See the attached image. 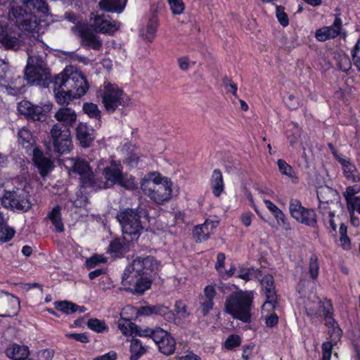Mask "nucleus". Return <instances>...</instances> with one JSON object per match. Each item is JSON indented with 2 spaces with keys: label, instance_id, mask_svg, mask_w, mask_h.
<instances>
[{
  "label": "nucleus",
  "instance_id": "f257e3e1",
  "mask_svg": "<svg viewBox=\"0 0 360 360\" xmlns=\"http://www.w3.org/2000/svg\"><path fill=\"white\" fill-rule=\"evenodd\" d=\"M160 262L153 257H136L122 275V283L133 294L141 295L149 289L151 282L161 269Z\"/></svg>",
  "mask_w": 360,
  "mask_h": 360
},
{
  "label": "nucleus",
  "instance_id": "f03ea898",
  "mask_svg": "<svg viewBox=\"0 0 360 360\" xmlns=\"http://www.w3.org/2000/svg\"><path fill=\"white\" fill-rule=\"evenodd\" d=\"M11 22L15 25L1 27L0 30V46L6 49H18L22 40V30L39 32V22L36 15L27 12L22 6L11 5L8 13Z\"/></svg>",
  "mask_w": 360,
  "mask_h": 360
},
{
  "label": "nucleus",
  "instance_id": "7ed1b4c3",
  "mask_svg": "<svg viewBox=\"0 0 360 360\" xmlns=\"http://www.w3.org/2000/svg\"><path fill=\"white\" fill-rule=\"evenodd\" d=\"M53 90L58 103L68 104L72 100L80 98L88 91L89 85L84 75L66 68L57 75L53 81Z\"/></svg>",
  "mask_w": 360,
  "mask_h": 360
},
{
  "label": "nucleus",
  "instance_id": "20e7f679",
  "mask_svg": "<svg viewBox=\"0 0 360 360\" xmlns=\"http://www.w3.org/2000/svg\"><path fill=\"white\" fill-rule=\"evenodd\" d=\"M149 213L146 205L140 204L136 208L120 209L116 219L121 226L123 240L126 243L137 240L146 229V222L149 221Z\"/></svg>",
  "mask_w": 360,
  "mask_h": 360
},
{
  "label": "nucleus",
  "instance_id": "39448f33",
  "mask_svg": "<svg viewBox=\"0 0 360 360\" xmlns=\"http://www.w3.org/2000/svg\"><path fill=\"white\" fill-rule=\"evenodd\" d=\"M11 188L4 191L1 203L13 211L26 212L32 207L30 193L32 186L28 179L17 176L11 181Z\"/></svg>",
  "mask_w": 360,
  "mask_h": 360
},
{
  "label": "nucleus",
  "instance_id": "423d86ee",
  "mask_svg": "<svg viewBox=\"0 0 360 360\" xmlns=\"http://www.w3.org/2000/svg\"><path fill=\"white\" fill-rule=\"evenodd\" d=\"M43 49L41 43L37 41L27 50L28 60L25 70V79L31 84L43 86L48 85L51 78L49 70L46 68L43 55L38 54V49Z\"/></svg>",
  "mask_w": 360,
  "mask_h": 360
},
{
  "label": "nucleus",
  "instance_id": "0eeeda50",
  "mask_svg": "<svg viewBox=\"0 0 360 360\" xmlns=\"http://www.w3.org/2000/svg\"><path fill=\"white\" fill-rule=\"evenodd\" d=\"M253 300L252 291L238 290L227 297L225 304V311L233 318L244 323L251 321V307Z\"/></svg>",
  "mask_w": 360,
  "mask_h": 360
},
{
  "label": "nucleus",
  "instance_id": "6e6552de",
  "mask_svg": "<svg viewBox=\"0 0 360 360\" xmlns=\"http://www.w3.org/2000/svg\"><path fill=\"white\" fill-rule=\"evenodd\" d=\"M172 183L169 179L151 174L150 178L144 179L141 182L143 193L151 200L158 205H162L172 198Z\"/></svg>",
  "mask_w": 360,
  "mask_h": 360
},
{
  "label": "nucleus",
  "instance_id": "1a4fd4ad",
  "mask_svg": "<svg viewBox=\"0 0 360 360\" xmlns=\"http://www.w3.org/2000/svg\"><path fill=\"white\" fill-rule=\"evenodd\" d=\"M97 169L101 172L108 184V187L110 185L119 184L122 187L130 189L134 187V181L131 178H127L122 172V166L120 161H116L112 158L99 160L97 165Z\"/></svg>",
  "mask_w": 360,
  "mask_h": 360
},
{
  "label": "nucleus",
  "instance_id": "9d476101",
  "mask_svg": "<svg viewBox=\"0 0 360 360\" xmlns=\"http://www.w3.org/2000/svg\"><path fill=\"white\" fill-rule=\"evenodd\" d=\"M98 96L108 113H113L120 106L124 108L128 105L130 101L127 95L117 85L110 82H104Z\"/></svg>",
  "mask_w": 360,
  "mask_h": 360
},
{
  "label": "nucleus",
  "instance_id": "9b49d317",
  "mask_svg": "<svg viewBox=\"0 0 360 360\" xmlns=\"http://www.w3.org/2000/svg\"><path fill=\"white\" fill-rule=\"evenodd\" d=\"M70 172L79 175L82 187L94 190L105 189L108 187L106 182L96 179L88 162L81 159H72Z\"/></svg>",
  "mask_w": 360,
  "mask_h": 360
},
{
  "label": "nucleus",
  "instance_id": "f8f14e48",
  "mask_svg": "<svg viewBox=\"0 0 360 360\" xmlns=\"http://www.w3.org/2000/svg\"><path fill=\"white\" fill-rule=\"evenodd\" d=\"M72 33L79 39L80 45L87 49L99 51L103 47V40L91 27L77 25L72 27Z\"/></svg>",
  "mask_w": 360,
  "mask_h": 360
},
{
  "label": "nucleus",
  "instance_id": "ddd939ff",
  "mask_svg": "<svg viewBox=\"0 0 360 360\" xmlns=\"http://www.w3.org/2000/svg\"><path fill=\"white\" fill-rule=\"evenodd\" d=\"M50 134L54 151L59 154L70 151L72 141L68 128L60 123H56L51 129Z\"/></svg>",
  "mask_w": 360,
  "mask_h": 360
},
{
  "label": "nucleus",
  "instance_id": "4468645a",
  "mask_svg": "<svg viewBox=\"0 0 360 360\" xmlns=\"http://www.w3.org/2000/svg\"><path fill=\"white\" fill-rule=\"evenodd\" d=\"M52 108L51 103L34 105L31 102L23 100L18 105V110L27 118L34 121H44Z\"/></svg>",
  "mask_w": 360,
  "mask_h": 360
},
{
  "label": "nucleus",
  "instance_id": "2eb2a0df",
  "mask_svg": "<svg viewBox=\"0 0 360 360\" xmlns=\"http://www.w3.org/2000/svg\"><path fill=\"white\" fill-rule=\"evenodd\" d=\"M120 22L114 20L109 15L92 13L89 18V27L96 32L114 34L120 27Z\"/></svg>",
  "mask_w": 360,
  "mask_h": 360
},
{
  "label": "nucleus",
  "instance_id": "dca6fc26",
  "mask_svg": "<svg viewBox=\"0 0 360 360\" xmlns=\"http://www.w3.org/2000/svg\"><path fill=\"white\" fill-rule=\"evenodd\" d=\"M289 210L291 216L297 221L309 226H314L316 223L315 212L302 207L301 202L297 199L290 200Z\"/></svg>",
  "mask_w": 360,
  "mask_h": 360
},
{
  "label": "nucleus",
  "instance_id": "f3484780",
  "mask_svg": "<svg viewBox=\"0 0 360 360\" xmlns=\"http://www.w3.org/2000/svg\"><path fill=\"white\" fill-rule=\"evenodd\" d=\"M317 197L319 201V209L325 214L326 210H331L330 205L339 200V194L336 190L327 186H320L317 190Z\"/></svg>",
  "mask_w": 360,
  "mask_h": 360
},
{
  "label": "nucleus",
  "instance_id": "a211bd4d",
  "mask_svg": "<svg viewBox=\"0 0 360 360\" xmlns=\"http://www.w3.org/2000/svg\"><path fill=\"white\" fill-rule=\"evenodd\" d=\"M306 314L311 318L324 316L328 311H332V305L328 301L322 302L316 296L313 300L308 299L304 302Z\"/></svg>",
  "mask_w": 360,
  "mask_h": 360
},
{
  "label": "nucleus",
  "instance_id": "6ab92c4d",
  "mask_svg": "<svg viewBox=\"0 0 360 360\" xmlns=\"http://www.w3.org/2000/svg\"><path fill=\"white\" fill-rule=\"evenodd\" d=\"M158 345L160 352L165 355L172 354L176 348V341L167 331L160 328L158 330L153 340Z\"/></svg>",
  "mask_w": 360,
  "mask_h": 360
},
{
  "label": "nucleus",
  "instance_id": "aec40b11",
  "mask_svg": "<svg viewBox=\"0 0 360 360\" xmlns=\"http://www.w3.org/2000/svg\"><path fill=\"white\" fill-rule=\"evenodd\" d=\"M342 21L339 16H336L330 26L323 27L316 31L315 37L319 41H326L334 39L341 34Z\"/></svg>",
  "mask_w": 360,
  "mask_h": 360
},
{
  "label": "nucleus",
  "instance_id": "412c9836",
  "mask_svg": "<svg viewBox=\"0 0 360 360\" xmlns=\"http://www.w3.org/2000/svg\"><path fill=\"white\" fill-rule=\"evenodd\" d=\"M32 160L42 176H45L53 168V162L37 148L33 150Z\"/></svg>",
  "mask_w": 360,
  "mask_h": 360
},
{
  "label": "nucleus",
  "instance_id": "4be33fe9",
  "mask_svg": "<svg viewBox=\"0 0 360 360\" xmlns=\"http://www.w3.org/2000/svg\"><path fill=\"white\" fill-rule=\"evenodd\" d=\"M259 281H260L262 290L266 297V302L264 303V305L266 304L274 305L276 302L277 296L275 290L274 280L272 275H264L262 278L259 277Z\"/></svg>",
  "mask_w": 360,
  "mask_h": 360
},
{
  "label": "nucleus",
  "instance_id": "5701e85b",
  "mask_svg": "<svg viewBox=\"0 0 360 360\" xmlns=\"http://www.w3.org/2000/svg\"><path fill=\"white\" fill-rule=\"evenodd\" d=\"M77 113L71 108L63 107L55 113V119L67 128L72 127L77 121Z\"/></svg>",
  "mask_w": 360,
  "mask_h": 360
},
{
  "label": "nucleus",
  "instance_id": "b1692460",
  "mask_svg": "<svg viewBox=\"0 0 360 360\" xmlns=\"http://www.w3.org/2000/svg\"><path fill=\"white\" fill-rule=\"evenodd\" d=\"M19 299L8 292L0 291V307L2 308L5 314H0V316H10L11 311L16 309L19 306Z\"/></svg>",
  "mask_w": 360,
  "mask_h": 360
},
{
  "label": "nucleus",
  "instance_id": "393cba45",
  "mask_svg": "<svg viewBox=\"0 0 360 360\" xmlns=\"http://www.w3.org/2000/svg\"><path fill=\"white\" fill-rule=\"evenodd\" d=\"M76 135L83 147H89L95 139L94 130L84 123H79L77 125Z\"/></svg>",
  "mask_w": 360,
  "mask_h": 360
},
{
  "label": "nucleus",
  "instance_id": "a878e982",
  "mask_svg": "<svg viewBox=\"0 0 360 360\" xmlns=\"http://www.w3.org/2000/svg\"><path fill=\"white\" fill-rule=\"evenodd\" d=\"M127 0H101L99 8L105 12L120 14L124 10Z\"/></svg>",
  "mask_w": 360,
  "mask_h": 360
},
{
  "label": "nucleus",
  "instance_id": "bb28decb",
  "mask_svg": "<svg viewBox=\"0 0 360 360\" xmlns=\"http://www.w3.org/2000/svg\"><path fill=\"white\" fill-rule=\"evenodd\" d=\"M337 160L340 163L343 170L344 176L352 182L360 181V175L356 166L349 160L337 157Z\"/></svg>",
  "mask_w": 360,
  "mask_h": 360
},
{
  "label": "nucleus",
  "instance_id": "cd10ccee",
  "mask_svg": "<svg viewBox=\"0 0 360 360\" xmlns=\"http://www.w3.org/2000/svg\"><path fill=\"white\" fill-rule=\"evenodd\" d=\"M25 78L21 77L19 75L13 73L8 84L6 90L8 94L17 96L24 92Z\"/></svg>",
  "mask_w": 360,
  "mask_h": 360
},
{
  "label": "nucleus",
  "instance_id": "c85d7f7f",
  "mask_svg": "<svg viewBox=\"0 0 360 360\" xmlns=\"http://www.w3.org/2000/svg\"><path fill=\"white\" fill-rule=\"evenodd\" d=\"M210 186L213 195L219 197L224 191V182L222 172L219 169H215L210 177Z\"/></svg>",
  "mask_w": 360,
  "mask_h": 360
},
{
  "label": "nucleus",
  "instance_id": "c756f323",
  "mask_svg": "<svg viewBox=\"0 0 360 360\" xmlns=\"http://www.w3.org/2000/svg\"><path fill=\"white\" fill-rule=\"evenodd\" d=\"M332 315V311H328L326 314L325 321L326 324L328 328V335H330V342L331 343L335 344L340 339L342 332L338 324L333 319Z\"/></svg>",
  "mask_w": 360,
  "mask_h": 360
},
{
  "label": "nucleus",
  "instance_id": "7c9ffc66",
  "mask_svg": "<svg viewBox=\"0 0 360 360\" xmlns=\"http://www.w3.org/2000/svg\"><path fill=\"white\" fill-rule=\"evenodd\" d=\"M139 314L143 316L156 314L162 316H167L168 318H171L172 316V314L168 307L160 304L142 307L139 309Z\"/></svg>",
  "mask_w": 360,
  "mask_h": 360
},
{
  "label": "nucleus",
  "instance_id": "2f4dec72",
  "mask_svg": "<svg viewBox=\"0 0 360 360\" xmlns=\"http://www.w3.org/2000/svg\"><path fill=\"white\" fill-rule=\"evenodd\" d=\"M46 218L49 219L57 232L64 231V225L61 218V207L56 205L48 213Z\"/></svg>",
  "mask_w": 360,
  "mask_h": 360
},
{
  "label": "nucleus",
  "instance_id": "473e14b6",
  "mask_svg": "<svg viewBox=\"0 0 360 360\" xmlns=\"http://www.w3.org/2000/svg\"><path fill=\"white\" fill-rule=\"evenodd\" d=\"M6 354L8 358L13 360H22L28 356L29 349L26 346L14 344L6 349Z\"/></svg>",
  "mask_w": 360,
  "mask_h": 360
},
{
  "label": "nucleus",
  "instance_id": "72a5a7b5",
  "mask_svg": "<svg viewBox=\"0 0 360 360\" xmlns=\"http://www.w3.org/2000/svg\"><path fill=\"white\" fill-rule=\"evenodd\" d=\"M129 352V360H138L146 353V347L142 345V342L140 340L133 338L131 340Z\"/></svg>",
  "mask_w": 360,
  "mask_h": 360
},
{
  "label": "nucleus",
  "instance_id": "f704fd0d",
  "mask_svg": "<svg viewBox=\"0 0 360 360\" xmlns=\"http://www.w3.org/2000/svg\"><path fill=\"white\" fill-rule=\"evenodd\" d=\"M262 276V271L258 269L253 267L246 268L244 266H239L238 269V277L246 281H250L252 278L259 280V277Z\"/></svg>",
  "mask_w": 360,
  "mask_h": 360
},
{
  "label": "nucleus",
  "instance_id": "c9c22d12",
  "mask_svg": "<svg viewBox=\"0 0 360 360\" xmlns=\"http://www.w3.org/2000/svg\"><path fill=\"white\" fill-rule=\"evenodd\" d=\"M158 27V19L156 15H153L148 20L146 30H143L141 34L146 40L151 41L155 37Z\"/></svg>",
  "mask_w": 360,
  "mask_h": 360
},
{
  "label": "nucleus",
  "instance_id": "e433bc0d",
  "mask_svg": "<svg viewBox=\"0 0 360 360\" xmlns=\"http://www.w3.org/2000/svg\"><path fill=\"white\" fill-rule=\"evenodd\" d=\"M18 141L25 148H30L34 142L31 132L25 128L19 130L18 133Z\"/></svg>",
  "mask_w": 360,
  "mask_h": 360
},
{
  "label": "nucleus",
  "instance_id": "4c0bfd02",
  "mask_svg": "<svg viewBox=\"0 0 360 360\" xmlns=\"http://www.w3.org/2000/svg\"><path fill=\"white\" fill-rule=\"evenodd\" d=\"M117 326L124 335L134 334V328H136V324L132 323L129 319L123 318L118 321Z\"/></svg>",
  "mask_w": 360,
  "mask_h": 360
},
{
  "label": "nucleus",
  "instance_id": "58836bf2",
  "mask_svg": "<svg viewBox=\"0 0 360 360\" xmlns=\"http://www.w3.org/2000/svg\"><path fill=\"white\" fill-rule=\"evenodd\" d=\"M24 3V6L28 8H33L42 13L48 12L47 4L44 0H25Z\"/></svg>",
  "mask_w": 360,
  "mask_h": 360
},
{
  "label": "nucleus",
  "instance_id": "ea45409f",
  "mask_svg": "<svg viewBox=\"0 0 360 360\" xmlns=\"http://www.w3.org/2000/svg\"><path fill=\"white\" fill-rule=\"evenodd\" d=\"M87 326L91 330L99 333H102L108 330L106 323L103 321L98 319H90L87 322Z\"/></svg>",
  "mask_w": 360,
  "mask_h": 360
},
{
  "label": "nucleus",
  "instance_id": "a19ab883",
  "mask_svg": "<svg viewBox=\"0 0 360 360\" xmlns=\"http://www.w3.org/2000/svg\"><path fill=\"white\" fill-rule=\"evenodd\" d=\"M264 202L265 203L266 207L272 212L275 218L277 219L278 224L281 221L283 224H285V217L282 211L272 202L269 200L264 199Z\"/></svg>",
  "mask_w": 360,
  "mask_h": 360
},
{
  "label": "nucleus",
  "instance_id": "79ce46f5",
  "mask_svg": "<svg viewBox=\"0 0 360 360\" xmlns=\"http://www.w3.org/2000/svg\"><path fill=\"white\" fill-rule=\"evenodd\" d=\"M160 329V328L158 327H156L155 328H150L146 326L141 327L136 325V328H134V334L141 337H149L154 340L155 335H156L158 330Z\"/></svg>",
  "mask_w": 360,
  "mask_h": 360
},
{
  "label": "nucleus",
  "instance_id": "37998d69",
  "mask_svg": "<svg viewBox=\"0 0 360 360\" xmlns=\"http://www.w3.org/2000/svg\"><path fill=\"white\" fill-rule=\"evenodd\" d=\"M193 235L195 237L196 240L202 241L207 240L209 238L210 231L207 229V225H205L203 224L200 226L195 227L193 230Z\"/></svg>",
  "mask_w": 360,
  "mask_h": 360
},
{
  "label": "nucleus",
  "instance_id": "c03bdc74",
  "mask_svg": "<svg viewBox=\"0 0 360 360\" xmlns=\"http://www.w3.org/2000/svg\"><path fill=\"white\" fill-rule=\"evenodd\" d=\"M337 65L340 70L347 72L352 68V63L348 56L345 54H339L336 56Z\"/></svg>",
  "mask_w": 360,
  "mask_h": 360
},
{
  "label": "nucleus",
  "instance_id": "a18cd8bd",
  "mask_svg": "<svg viewBox=\"0 0 360 360\" xmlns=\"http://www.w3.org/2000/svg\"><path fill=\"white\" fill-rule=\"evenodd\" d=\"M84 112L89 117L99 120L101 117V111L97 105L92 103H86L83 105Z\"/></svg>",
  "mask_w": 360,
  "mask_h": 360
},
{
  "label": "nucleus",
  "instance_id": "49530a36",
  "mask_svg": "<svg viewBox=\"0 0 360 360\" xmlns=\"http://www.w3.org/2000/svg\"><path fill=\"white\" fill-rule=\"evenodd\" d=\"M279 172L283 174L293 178L295 176V172L292 167L288 164L285 160L279 159L277 161Z\"/></svg>",
  "mask_w": 360,
  "mask_h": 360
},
{
  "label": "nucleus",
  "instance_id": "de8ad7c7",
  "mask_svg": "<svg viewBox=\"0 0 360 360\" xmlns=\"http://www.w3.org/2000/svg\"><path fill=\"white\" fill-rule=\"evenodd\" d=\"M15 233V231L8 226L6 224L0 228V241L3 243L11 240Z\"/></svg>",
  "mask_w": 360,
  "mask_h": 360
},
{
  "label": "nucleus",
  "instance_id": "09e8293b",
  "mask_svg": "<svg viewBox=\"0 0 360 360\" xmlns=\"http://www.w3.org/2000/svg\"><path fill=\"white\" fill-rule=\"evenodd\" d=\"M74 307H76V304L68 301H62L56 303V309L57 310L68 314L75 313Z\"/></svg>",
  "mask_w": 360,
  "mask_h": 360
},
{
  "label": "nucleus",
  "instance_id": "8fccbe9b",
  "mask_svg": "<svg viewBox=\"0 0 360 360\" xmlns=\"http://www.w3.org/2000/svg\"><path fill=\"white\" fill-rule=\"evenodd\" d=\"M107 262V259L101 255H94L90 258L86 260L85 264L87 269H93L96 267V265L101 263H105Z\"/></svg>",
  "mask_w": 360,
  "mask_h": 360
},
{
  "label": "nucleus",
  "instance_id": "3c124183",
  "mask_svg": "<svg viewBox=\"0 0 360 360\" xmlns=\"http://www.w3.org/2000/svg\"><path fill=\"white\" fill-rule=\"evenodd\" d=\"M319 272V264L318 262V257L316 255H313L310 258L309 262V274L312 279L318 277Z\"/></svg>",
  "mask_w": 360,
  "mask_h": 360
},
{
  "label": "nucleus",
  "instance_id": "603ef678",
  "mask_svg": "<svg viewBox=\"0 0 360 360\" xmlns=\"http://www.w3.org/2000/svg\"><path fill=\"white\" fill-rule=\"evenodd\" d=\"M173 14L179 15L184 11V4L182 0H167Z\"/></svg>",
  "mask_w": 360,
  "mask_h": 360
},
{
  "label": "nucleus",
  "instance_id": "864d4df0",
  "mask_svg": "<svg viewBox=\"0 0 360 360\" xmlns=\"http://www.w3.org/2000/svg\"><path fill=\"white\" fill-rule=\"evenodd\" d=\"M175 311L181 318L188 317L190 313L188 311L187 306L181 300H177L175 303Z\"/></svg>",
  "mask_w": 360,
  "mask_h": 360
},
{
  "label": "nucleus",
  "instance_id": "5fc2aeb1",
  "mask_svg": "<svg viewBox=\"0 0 360 360\" xmlns=\"http://www.w3.org/2000/svg\"><path fill=\"white\" fill-rule=\"evenodd\" d=\"M352 57L354 66L360 71V39L357 41L352 51Z\"/></svg>",
  "mask_w": 360,
  "mask_h": 360
},
{
  "label": "nucleus",
  "instance_id": "6e6d98bb",
  "mask_svg": "<svg viewBox=\"0 0 360 360\" xmlns=\"http://www.w3.org/2000/svg\"><path fill=\"white\" fill-rule=\"evenodd\" d=\"M346 202L349 213L356 211L360 214V197L347 200Z\"/></svg>",
  "mask_w": 360,
  "mask_h": 360
},
{
  "label": "nucleus",
  "instance_id": "4d7b16f0",
  "mask_svg": "<svg viewBox=\"0 0 360 360\" xmlns=\"http://www.w3.org/2000/svg\"><path fill=\"white\" fill-rule=\"evenodd\" d=\"M213 300L202 297V300L200 302V311L203 316H207L213 309Z\"/></svg>",
  "mask_w": 360,
  "mask_h": 360
},
{
  "label": "nucleus",
  "instance_id": "13d9d810",
  "mask_svg": "<svg viewBox=\"0 0 360 360\" xmlns=\"http://www.w3.org/2000/svg\"><path fill=\"white\" fill-rule=\"evenodd\" d=\"M359 192L360 185L355 184L354 186H348L345 191L343 193V196L345 197V200L355 198L356 196H354V195L359 193Z\"/></svg>",
  "mask_w": 360,
  "mask_h": 360
},
{
  "label": "nucleus",
  "instance_id": "bf43d9fd",
  "mask_svg": "<svg viewBox=\"0 0 360 360\" xmlns=\"http://www.w3.org/2000/svg\"><path fill=\"white\" fill-rule=\"evenodd\" d=\"M276 17L281 25L285 27L288 25V18L284 12V8L281 6L276 7Z\"/></svg>",
  "mask_w": 360,
  "mask_h": 360
},
{
  "label": "nucleus",
  "instance_id": "052dcab7",
  "mask_svg": "<svg viewBox=\"0 0 360 360\" xmlns=\"http://www.w3.org/2000/svg\"><path fill=\"white\" fill-rule=\"evenodd\" d=\"M240 344V338L238 335H230L225 342V347L229 349H232L236 347L239 346Z\"/></svg>",
  "mask_w": 360,
  "mask_h": 360
},
{
  "label": "nucleus",
  "instance_id": "680f3d73",
  "mask_svg": "<svg viewBox=\"0 0 360 360\" xmlns=\"http://www.w3.org/2000/svg\"><path fill=\"white\" fill-rule=\"evenodd\" d=\"M333 343L326 342L322 345V360H330Z\"/></svg>",
  "mask_w": 360,
  "mask_h": 360
},
{
  "label": "nucleus",
  "instance_id": "e2e57ef3",
  "mask_svg": "<svg viewBox=\"0 0 360 360\" xmlns=\"http://www.w3.org/2000/svg\"><path fill=\"white\" fill-rule=\"evenodd\" d=\"M68 338L74 339L76 341L82 342V343H88L89 342V337L84 333H68L65 335Z\"/></svg>",
  "mask_w": 360,
  "mask_h": 360
},
{
  "label": "nucleus",
  "instance_id": "0e129e2a",
  "mask_svg": "<svg viewBox=\"0 0 360 360\" xmlns=\"http://www.w3.org/2000/svg\"><path fill=\"white\" fill-rule=\"evenodd\" d=\"M222 82L227 91L232 93L233 95H236L237 86L231 79L225 77L223 79Z\"/></svg>",
  "mask_w": 360,
  "mask_h": 360
},
{
  "label": "nucleus",
  "instance_id": "69168bd1",
  "mask_svg": "<svg viewBox=\"0 0 360 360\" xmlns=\"http://www.w3.org/2000/svg\"><path fill=\"white\" fill-rule=\"evenodd\" d=\"M53 356L52 350L46 349L39 351L37 354V360H51Z\"/></svg>",
  "mask_w": 360,
  "mask_h": 360
},
{
  "label": "nucleus",
  "instance_id": "338daca9",
  "mask_svg": "<svg viewBox=\"0 0 360 360\" xmlns=\"http://www.w3.org/2000/svg\"><path fill=\"white\" fill-rule=\"evenodd\" d=\"M285 103L290 110H295L299 106L298 100L293 95H289L285 100Z\"/></svg>",
  "mask_w": 360,
  "mask_h": 360
},
{
  "label": "nucleus",
  "instance_id": "774afa93",
  "mask_svg": "<svg viewBox=\"0 0 360 360\" xmlns=\"http://www.w3.org/2000/svg\"><path fill=\"white\" fill-rule=\"evenodd\" d=\"M217 292L214 285H209L204 288V296L203 298L213 300Z\"/></svg>",
  "mask_w": 360,
  "mask_h": 360
}]
</instances>
